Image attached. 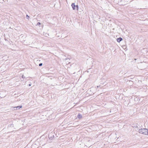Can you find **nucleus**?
<instances>
[{
	"instance_id": "nucleus-7",
	"label": "nucleus",
	"mask_w": 148,
	"mask_h": 148,
	"mask_svg": "<svg viewBox=\"0 0 148 148\" xmlns=\"http://www.w3.org/2000/svg\"><path fill=\"white\" fill-rule=\"evenodd\" d=\"M26 18L27 19H29V16L27 15H26Z\"/></svg>"
},
{
	"instance_id": "nucleus-17",
	"label": "nucleus",
	"mask_w": 148,
	"mask_h": 148,
	"mask_svg": "<svg viewBox=\"0 0 148 148\" xmlns=\"http://www.w3.org/2000/svg\"><path fill=\"white\" fill-rule=\"evenodd\" d=\"M65 60H67V58H66Z\"/></svg>"
},
{
	"instance_id": "nucleus-1",
	"label": "nucleus",
	"mask_w": 148,
	"mask_h": 148,
	"mask_svg": "<svg viewBox=\"0 0 148 148\" xmlns=\"http://www.w3.org/2000/svg\"><path fill=\"white\" fill-rule=\"evenodd\" d=\"M147 129H141L139 130V132L140 133L146 135Z\"/></svg>"
},
{
	"instance_id": "nucleus-15",
	"label": "nucleus",
	"mask_w": 148,
	"mask_h": 148,
	"mask_svg": "<svg viewBox=\"0 0 148 148\" xmlns=\"http://www.w3.org/2000/svg\"><path fill=\"white\" fill-rule=\"evenodd\" d=\"M14 109H16V108H14Z\"/></svg>"
},
{
	"instance_id": "nucleus-13",
	"label": "nucleus",
	"mask_w": 148,
	"mask_h": 148,
	"mask_svg": "<svg viewBox=\"0 0 148 148\" xmlns=\"http://www.w3.org/2000/svg\"><path fill=\"white\" fill-rule=\"evenodd\" d=\"M29 86H31V84H29Z\"/></svg>"
},
{
	"instance_id": "nucleus-4",
	"label": "nucleus",
	"mask_w": 148,
	"mask_h": 148,
	"mask_svg": "<svg viewBox=\"0 0 148 148\" xmlns=\"http://www.w3.org/2000/svg\"><path fill=\"white\" fill-rule=\"evenodd\" d=\"M122 40V38H121L120 37L117 38V40L118 42H120Z\"/></svg>"
},
{
	"instance_id": "nucleus-9",
	"label": "nucleus",
	"mask_w": 148,
	"mask_h": 148,
	"mask_svg": "<svg viewBox=\"0 0 148 148\" xmlns=\"http://www.w3.org/2000/svg\"><path fill=\"white\" fill-rule=\"evenodd\" d=\"M76 7L77 8V10H78V5H76Z\"/></svg>"
},
{
	"instance_id": "nucleus-8",
	"label": "nucleus",
	"mask_w": 148,
	"mask_h": 148,
	"mask_svg": "<svg viewBox=\"0 0 148 148\" xmlns=\"http://www.w3.org/2000/svg\"><path fill=\"white\" fill-rule=\"evenodd\" d=\"M40 25V22H38V23H37V25Z\"/></svg>"
},
{
	"instance_id": "nucleus-12",
	"label": "nucleus",
	"mask_w": 148,
	"mask_h": 148,
	"mask_svg": "<svg viewBox=\"0 0 148 148\" xmlns=\"http://www.w3.org/2000/svg\"><path fill=\"white\" fill-rule=\"evenodd\" d=\"M94 89V87H92V88H90V91L91 90H93Z\"/></svg>"
},
{
	"instance_id": "nucleus-3",
	"label": "nucleus",
	"mask_w": 148,
	"mask_h": 148,
	"mask_svg": "<svg viewBox=\"0 0 148 148\" xmlns=\"http://www.w3.org/2000/svg\"><path fill=\"white\" fill-rule=\"evenodd\" d=\"M71 6L73 10H75V9L76 5H75L74 3H72L71 5Z\"/></svg>"
},
{
	"instance_id": "nucleus-16",
	"label": "nucleus",
	"mask_w": 148,
	"mask_h": 148,
	"mask_svg": "<svg viewBox=\"0 0 148 148\" xmlns=\"http://www.w3.org/2000/svg\"><path fill=\"white\" fill-rule=\"evenodd\" d=\"M5 95L4 96H3V97H5Z\"/></svg>"
},
{
	"instance_id": "nucleus-5",
	"label": "nucleus",
	"mask_w": 148,
	"mask_h": 148,
	"mask_svg": "<svg viewBox=\"0 0 148 148\" xmlns=\"http://www.w3.org/2000/svg\"><path fill=\"white\" fill-rule=\"evenodd\" d=\"M77 117L78 118H79V119L82 118V114L79 113Z\"/></svg>"
},
{
	"instance_id": "nucleus-2",
	"label": "nucleus",
	"mask_w": 148,
	"mask_h": 148,
	"mask_svg": "<svg viewBox=\"0 0 148 148\" xmlns=\"http://www.w3.org/2000/svg\"><path fill=\"white\" fill-rule=\"evenodd\" d=\"M22 107V106H20L17 107H14L13 108H16V109H14V110H16L19 109Z\"/></svg>"
},
{
	"instance_id": "nucleus-6",
	"label": "nucleus",
	"mask_w": 148,
	"mask_h": 148,
	"mask_svg": "<svg viewBox=\"0 0 148 148\" xmlns=\"http://www.w3.org/2000/svg\"><path fill=\"white\" fill-rule=\"evenodd\" d=\"M146 135H148V129H147Z\"/></svg>"
},
{
	"instance_id": "nucleus-14",
	"label": "nucleus",
	"mask_w": 148,
	"mask_h": 148,
	"mask_svg": "<svg viewBox=\"0 0 148 148\" xmlns=\"http://www.w3.org/2000/svg\"><path fill=\"white\" fill-rule=\"evenodd\" d=\"M100 86H97V88H98V87H100Z\"/></svg>"
},
{
	"instance_id": "nucleus-10",
	"label": "nucleus",
	"mask_w": 148,
	"mask_h": 148,
	"mask_svg": "<svg viewBox=\"0 0 148 148\" xmlns=\"http://www.w3.org/2000/svg\"><path fill=\"white\" fill-rule=\"evenodd\" d=\"M42 65V63H40L39 64V66H41Z\"/></svg>"
},
{
	"instance_id": "nucleus-11",
	"label": "nucleus",
	"mask_w": 148,
	"mask_h": 148,
	"mask_svg": "<svg viewBox=\"0 0 148 148\" xmlns=\"http://www.w3.org/2000/svg\"><path fill=\"white\" fill-rule=\"evenodd\" d=\"M22 78H23V79H24V78H25V76L23 75H22Z\"/></svg>"
}]
</instances>
